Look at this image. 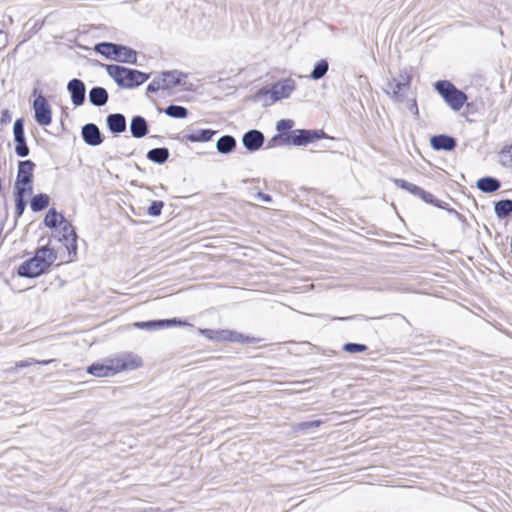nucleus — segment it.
<instances>
[{"label":"nucleus","mask_w":512,"mask_h":512,"mask_svg":"<svg viewBox=\"0 0 512 512\" xmlns=\"http://www.w3.org/2000/svg\"><path fill=\"white\" fill-rule=\"evenodd\" d=\"M142 365L140 357L133 354H124L111 359L106 364L95 363L88 367V373L96 377H110L125 370H134Z\"/></svg>","instance_id":"f03ea898"},{"label":"nucleus","mask_w":512,"mask_h":512,"mask_svg":"<svg viewBox=\"0 0 512 512\" xmlns=\"http://www.w3.org/2000/svg\"><path fill=\"white\" fill-rule=\"evenodd\" d=\"M407 101V108L408 110L415 116H418L419 114V110H418V106H417V102H416V99H411V100H406Z\"/></svg>","instance_id":"37998d69"},{"label":"nucleus","mask_w":512,"mask_h":512,"mask_svg":"<svg viewBox=\"0 0 512 512\" xmlns=\"http://www.w3.org/2000/svg\"><path fill=\"white\" fill-rule=\"evenodd\" d=\"M236 148V139L232 135L221 136L216 142V149L221 154H229Z\"/></svg>","instance_id":"b1692460"},{"label":"nucleus","mask_w":512,"mask_h":512,"mask_svg":"<svg viewBox=\"0 0 512 512\" xmlns=\"http://www.w3.org/2000/svg\"><path fill=\"white\" fill-rule=\"evenodd\" d=\"M164 113L175 119H184L188 115V110L184 106L171 104L164 109Z\"/></svg>","instance_id":"c85d7f7f"},{"label":"nucleus","mask_w":512,"mask_h":512,"mask_svg":"<svg viewBox=\"0 0 512 512\" xmlns=\"http://www.w3.org/2000/svg\"><path fill=\"white\" fill-rule=\"evenodd\" d=\"M368 347L359 343H346L343 345V350L347 353H362L367 351Z\"/></svg>","instance_id":"72a5a7b5"},{"label":"nucleus","mask_w":512,"mask_h":512,"mask_svg":"<svg viewBox=\"0 0 512 512\" xmlns=\"http://www.w3.org/2000/svg\"><path fill=\"white\" fill-rule=\"evenodd\" d=\"M50 203V197L47 194L40 193L35 195L30 201V208L33 212H40L47 208Z\"/></svg>","instance_id":"cd10ccee"},{"label":"nucleus","mask_w":512,"mask_h":512,"mask_svg":"<svg viewBox=\"0 0 512 512\" xmlns=\"http://www.w3.org/2000/svg\"><path fill=\"white\" fill-rule=\"evenodd\" d=\"M130 132L134 138H142L148 133V124L144 117L136 115L130 122Z\"/></svg>","instance_id":"412c9836"},{"label":"nucleus","mask_w":512,"mask_h":512,"mask_svg":"<svg viewBox=\"0 0 512 512\" xmlns=\"http://www.w3.org/2000/svg\"><path fill=\"white\" fill-rule=\"evenodd\" d=\"M219 338L223 341H231V342H255V338H251L249 336H244L241 333L230 331V330H222L219 333Z\"/></svg>","instance_id":"393cba45"},{"label":"nucleus","mask_w":512,"mask_h":512,"mask_svg":"<svg viewBox=\"0 0 512 512\" xmlns=\"http://www.w3.org/2000/svg\"><path fill=\"white\" fill-rule=\"evenodd\" d=\"M294 126V121L291 119H282L277 122L276 129L279 132H284L286 130H290Z\"/></svg>","instance_id":"58836bf2"},{"label":"nucleus","mask_w":512,"mask_h":512,"mask_svg":"<svg viewBox=\"0 0 512 512\" xmlns=\"http://www.w3.org/2000/svg\"><path fill=\"white\" fill-rule=\"evenodd\" d=\"M57 254L48 246L38 248L35 255L24 261L18 268V274L26 278H36L45 273L56 261Z\"/></svg>","instance_id":"f257e3e1"},{"label":"nucleus","mask_w":512,"mask_h":512,"mask_svg":"<svg viewBox=\"0 0 512 512\" xmlns=\"http://www.w3.org/2000/svg\"><path fill=\"white\" fill-rule=\"evenodd\" d=\"M418 197L428 204H434V196L423 189H421V192L418 194Z\"/></svg>","instance_id":"79ce46f5"},{"label":"nucleus","mask_w":512,"mask_h":512,"mask_svg":"<svg viewBox=\"0 0 512 512\" xmlns=\"http://www.w3.org/2000/svg\"><path fill=\"white\" fill-rule=\"evenodd\" d=\"M169 155V150L165 147L153 148L147 152V158L157 164L165 163Z\"/></svg>","instance_id":"a878e982"},{"label":"nucleus","mask_w":512,"mask_h":512,"mask_svg":"<svg viewBox=\"0 0 512 512\" xmlns=\"http://www.w3.org/2000/svg\"><path fill=\"white\" fill-rule=\"evenodd\" d=\"M27 202L25 199H17L15 198V214L17 217L22 216L25 211Z\"/></svg>","instance_id":"ea45409f"},{"label":"nucleus","mask_w":512,"mask_h":512,"mask_svg":"<svg viewBox=\"0 0 512 512\" xmlns=\"http://www.w3.org/2000/svg\"><path fill=\"white\" fill-rule=\"evenodd\" d=\"M176 325H187L186 322L178 320L176 318L173 319H162V320H150V321H141L133 323V327L148 331L153 330H161L165 328H169Z\"/></svg>","instance_id":"f8f14e48"},{"label":"nucleus","mask_w":512,"mask_h":512,"mask_svg":"<svg viewBox=\"0 0 512 512\" xmlns=\"http://www.w3.org/2000/svg\"><path fill=\"white\" fill-rule=\"evenodd\" d=\"M95 52L117 62L136 64L137 53L135 50L112 42H100L95 45Z\"/></svg>","instance_id":"20e7f679"},{"label":"nucleus","mask_w":512,"mask_h":512,"mask_svg":"<svg viewBox=\"0 0 512 512\" xmlns=\"http://www.w3.org/2000/svg\"><path fill=\"white\" fill-rule=\"evenodd\" d=\"M254 101H262L265 105V101H271V88L259 89L253 97Z\"/></svg>","instance_id":"c9c22d12"},{"label":"nucleus","mask_w":512,"mask_h":512,"mask_svg":"<svg viewBox=\"0 0 512 512\" xmlns=\"http://www.w3.org/2000/svg\"><path fill=\"white\" fill-rule=\"evenodd\" d=\"M322 424L321 420H313V421H304L297 424V429L300 431H305L308 429H312L318 427Z\"/></svg>","instance_id":"4c0bfd02"},{"label":"nucleus","mask_w":512,"mask_h":512,"mask_svg":"<svg viewBox=\"0 0 512 512\" xmlns=\"http://www.w3.org/2000/svg\"><path fill=\"white\" fill-rule=\"evenodd\" d=\"M107 74L115 83L124 89L139 87L149 79V74L125 66L108 64L105 65Z\"/></svg>","instance_id":"7ed1b4c3"},{"label":"nucleus","mask_w":512,"mask_h":512,"mask_svg":"<svg viewBox=\"0 0 512 512\" xmlns=\"http://www.w3.org/2000/svg\"><path fill=\"white\" fill-rule=\"evenodd\" d=\"M256 199L260 200V201H263V202H266V203H269L272 201V198L270 195L268 194H265L263 192H258L256 194Z\"/></svg>","instance_id":"c03bdc74"},{"label":"nucleus","mask_w":512,"mask_h":512,"mask_svg":"<svg viewBox=\"0 0 512 512\" xmlns=\"http://www.w3.org/2000/svg\"><path fill=\"white\" fill-rule=\"evenodd\" d=\"M4 22L0 20V35L3 33Z\"/></svg>","instance_id":"49530a36"},{"label":"nucleus","mask_w":512,"mask_h":512,"mask_svg":"<svg viewBox=\"0 0 512 512\" xmlns=\"http://www.w3.org/2000/svg\"><path fill=\"white\" fill-rule=\"evenodd\" d=\"M328 69L329 64L327 60L321 59L314 65V68L310 74V78L313 80H319L326 75Z\"/></svg>","instance_id":"c756f323"},{"label":"nucleus","mask_w":512,"mask_h":512,"mask_svg":"<svg viewBox=\"0 0 512 512\" xmlns=\"http://www.w3.org/2000/svg\"><path fill=\"white\" fill-rule=\"evenodd\" d=\"M494 212L498 218L504 219L512 214V200L503 199L494 204Z\"/></svg>","instance_id":"bb28decb"},{"label":"nucleus","mask_w":512,"mask_h":512,"mask_svg":"<svg viewBox=\"0 0 512 512\" xmlns=\"http://www.w3.org/2000/svg\"><path fill=\"white\" fill-rule=\"evenodd\" d=\"M164 207L163 201H153L151 205L148 207L147 213L150 216L156 217L159 216Z\"/></svg>","instance_id":"e433bc0d"},{"label":"nucleus","mask_w":512,"mask_h":512,"mask_svg":"<svg viewBox=\"0 0 512 512\" xmlns=\"http://www.w3.org/2000/svg\"><path fill=\"white\" fill-rule=\"evenodd\" d=\"M32 193L31 184L19 183L16 181L15 183V198L17 199H25L26 194Z\"/></svg>","instance_id":"473e14b6"},{"label":"nucleus","mask_w":512,"mask_h":512,"mask_svg":"<svg viewBox=\"0 0 512 512\" xmlns=\"http://www.w3.org/2000/svg\"><path fill=\"white\" fill-rule=\"evenodd\" d=\"M476 187L484 193H493L501 187V182L497 178L486 176L478 179Z\"/></svg>","instance_id":"5701e85b"},{"label":"nucleus","mask_w":512,"mask_h":512,"mask_svg":"<svg viewBox=\"0 0 512 512\" xmlns=\"http://www.w3.org/2000/svg\"><path fill=\"white\" fill-rule=\"evenodd\" d=\"M60 225H61V237L60 241L64 242L65 246L69 251L73 250L76 252L77 249V234L74 230V227L70 222H68L63 216H60Z\"/></svg>","instance_id":"ddd939ff"},{"label":"nucleus","mask_w":512,"mask_h":512,"mask_svg":"<svg viewBox=\"0 0 512 512\" xmlns=\"http://www.w3.org/2000/svg\"><path fill=\"white\" fill-rule=\"evenodd\" d=\"M81 135L83 141L90 146H98L103 142L100 129L96 124L88 123L82 127Z\"/></svg>","instance_id":"dca6fc26"},{"label":"nucleus","mask_w":512,"mask_h":512,"mask_svg":"<svg viewBox=\"0 0 512 512\" xmlns=\"http://www.w3.org/2000/svg\"><path fill=\"white\" fill-rule=\"evenodd\" d=\"M14 141H15V153L19 157H26L29 155V147L26 144L25 132H24V120L18 118L14 122L13 126Z\"/></svg>","instance_id":"9b49d317"},{"label":"nucleus","mask_w":512,"mask_h":512,"mask_svg":"<svg viewBox=\"0 0 512 512\" xmlns=\"http://www.w3.org/2000/svg\"><path fill=\"white\" fill-rule=\"evenodd\" d=\"M35 164L31 160L20 161L18 164L16 181L24 184H31L33 180V170Z\"/></svg>","instance_id":"f3484780"},{"label":"nucleus","mask_w":512,"mask_h":512,"mask_svg":"<svg viewBox=\"0 0 512 512\" xmlns=\"http://www.w3.org/2000/svg\"><path fill=\"white\" fill-rule=\"evenodd\" d=\"M434 87L446 104L454 111H459L467 101V95L448 80H439L434 84Z\"/></svg>","instance_id":"423d86ee"},{"label":"nucleus","mask_w":512,"mask_h":512,"mask_svg":"<svg viewBox=\"0 0 512 512\" xmlns=\"http://www.w3.org/2000/svg\"><path fill=\"white\" fill-rule=\"evenodd\" d=\"M187 78L185 73L177 70L166 71L155 77L147 86L148 93H155L159 90H168L182 85Z\"/></svg>","instance_id":"0eeeda50"},{"label":"nucleus","mask_w":512,"mask_h":512,"mask_svg":"<svg viewBox=\"0 0 512 512\" xmlns=\"http://www.w3.org/2000/svg\"><path fill=\"white\" fill-rule=\"evenodd\" d=\"M411 80L412 76L406 69L400 70L397 76L387 82L384 92L393 102L403 103L407 100Z\"/></svg>","instance_id":"39448f33"},{"label":"nucleus","mask_w":512,"mask_h":512,"mask_svg":"<svg viewBox=\"0 0 512 512\" xmlns=\"http://www.w3.org/2000/svg\"><path fill=\"white\" fill-rule=\"evenodd\" d=\"M35 121L41 126H48L52 122V110L45 96L39 94L33 101Z\"/></svg>","instance_id":"9d476101"},{"label":"nucleus","mask_w":512,"mask_h":512,"mask_svg":"<svg viewBox=\"0 0 512 512\" xmlns=\"http://www.w3.org/2000/svg\"><path fill=\"white\" fill-rule=\"evenodd\" d=\"M264 139L261 131L252 129L242 136V144L248 151L255 152L262 147Z\"/></svg>","instance_id":"2eb2a0df"},{"label":"nucleus","mask_w":512,"mask_h":512,"mask_svg":"<svg viewBox=\"0 0 512 512\" xmlns=\"http://www.w3.org/2000/svg\"><path fill=\"white\" fill-rule=\"evenodd\" d=\"M109 99V94L104 87L95 86L89 91V101L92 105L97 107L104 106Z\"/></svg>","instance_id":"4be33fe9"},{"label":"nucleus","mask_w":512,"mask_h":512,"mask_svg":"<svg viewBox=\"0 0 512 512\" xmlns=\"http://www.w3.org/2000/svg\"><path fill=\"white\" fill-rule=\"evenodd\" d=\"M430 144L434 150H438V151L439 150L451 151L457 145L455 138H453L449 135H445V134L436 135V136L431 137Z\"/></svg>","instance_id":"a211bd4d"},{"label":"nucleus","mask_w":512,"mask_h":512,"mask_svg":"<svg viewBox=\"0 0 512 512\" xmlns=\"http://www.w3.org/2000/svg\"><path fill=\"white\" fill-rule=\"evenodd\" d=\"M201 333L210 340L222 341L221 338H219L220 331H214L211 329H203V330H201Z\"/></svg>","instance_id":"a19ab883"},{"label":"nucleus","mask_w":512,"mask_h":512,"mask_svg":"<svg viewBox=\"0 0 512 512\" xmlns=\"http://www.w3.org/2000/svg\"><path fill=\"white\" fill-rule=\"evenodd\" d=\"M325 137L322 130L296 129L283 136L285 144L303 146Z\"/></svg>","instance_id":"6e6552de"},{"label":"nucleus","mask_w":512,"mask_h":512,"mask_svg":"<svg viewBox=\"0 0 512 512\" xmlns=\"http://www.w3.org/2000/svg\"><path fill=\"white\" fill-rule=\"evenodd\" d=\"M295 89L296 82L290 77L274 83L271 86V101H265V106L289 98Z\"/></svg>","instance_id":"1a4fd4ad"},{"label":"nucleus","mask_w":512,"mask_h":512,"mask_svg":"<svg viewBox=\"0 0 512 512\" xmlns=\"http://www.w3.org/2000/svg\"><path fill=\"white\" fill-rule=\"evenodd\" d=\"M393 182L395 183V185L397 187H400L406 191H408L409 193L413 194L414 196H417L418 197V194L421 192V187L413 184V183H410L404 179H393Z\"/></svg>","instance_id":"7c9ffc66"},{"label":"nucleus","mask_w":512,"mask_h":512,"mask_svg":"<svg viewBox=\"0 0 512 512\" xmlns=\"http://www.w3.org/2000/svg\"><path fill=\"white\" fill-rule=\"evenodd\" d=\"M216 134H217L216 130L199 129V130H192L191 132L184 134L183 138L192 143L208 142Z\"/></svg>","instance_id":"aec40b11"},{"label":"nucleus","mask_w":512,"mask_h":512,"mask_svg":"<svg viewBox=\"0 0 512 512\" xmlns=\"http://www.w3.org/2000/svg\"><path fill=\"white\" fill-rule=\"evenodd\" d=\"M60 216L55 208H50L45 215L44 224L49 228H56L60 225Z\"/></svg>","instance_id":"2f4dec72"},{"label":"nucleus","mask_w":512,"mask_h":512,"mask_svg":"<svg viewBox=\"0 0 512 512\" xmlns=\"http://www.w3.org/2000/svg\"><path fill=\"white\" fill-rule=\"evenodd\" d=\"M67 90L71 97V102L75 107L83 105L85 102L86 87L82 80L73 78L67 84Z\"/></svg>","instance_id":"4468645a"},{"label":"nucleus","mask_w":512,"mask_h":512,"mask_svg":"<svg viewBox=\"0 0 512 512\" xmlns=\"http://www.w3.org/2000/svg\"><path fill=\"white\" fill-rule=\"evenodd\" d=\"M10 120H11V116L9 114V111L4 110L1 115L0 123L3 125V124L8 123Z\"/></svg>","instance_id":"a18cd8bd"},{"label":"nucleus","mask_w":512,"mask_h":512,"mask_svg":"<svg viewBox=\"0 0 512 512\" xmlns=\"http://www.w3.org/2000/svg\"><path fill=\"white\" fill-rule=\"evenodd\" d=\"M107 126L111 133L120 134L126 130V118L121 113L109 114L106 118Z\"/></svg>","instance_id":"6ab92c4d"},{"label":"nucleus","mask_w":512,"mask_h":512,"mask_svg":"<svg viewBox=\"0 0 512 512\" xmlns=\"http://www.w3.org/2000/svg\"><path fill=\"white\" fill-rule=\"evenodd\" d=\"M51 362H52V360L38 361V360H35L33 358H29L27 360H22V361L16 362L15 367L16 368H25V367H29V366L34 365V364L47 365V364H49Z\"/></svg>","instance_id":"f704fd0d"}]
</instances>
